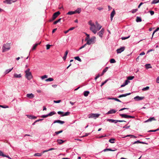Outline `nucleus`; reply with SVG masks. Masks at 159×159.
<instances>
[{
	"label": "nucleus",
	"instance_id": "nucleus-1",
	"mask_svg": "<svg viewBox=\"0 0 159 159\" xmlns=\"http://www.w3.org/2000/svg\"><path fill=\"white\" fill-rule=\"evenodd\" d=\"M30 69L28 68L25 71V77L28 80H30L32 78V75L31 73L30 72Z\"/></svg>",
	"mask_w": 159,
	"mask_h": 159
},
{
	"label": "nucleus",
	"instance_id": "nucleus-2",
	"mask_svg": "<svg viewBox=\"0 0 159 159\" xmlns=\"http://www.w3.org/2000/svg\"><path fill=\"white\" fill-rule=\"evenodd\" d=\"M10 48V44L9 43H6L3 45L2 47V52H6Z\"/></svg>",
	"mask_w": 159,
	"mask_h": 159
},
{
	"label": "nucleus",
	"instance_id": "nucleus-3",
	"mask_svg": "<svg viewBox=\"0 0 159 159\" xmlns=\"http://www.w3.org/2000/svg\"><path fill=\"white\" fill-rule=\"evenodd\" d=\"M120 116L123 118H135L134 116H131L125 114H120Z\"/></svg>",
	"mask_w": 159,
	"mask_h": 159
},
{
	"label": "nucleus",
	"instance_id": "nucleus-4",
	"mask_svg": "<svg viewBox=\"0 0 159 159\" xmlns=\"http://www.w3.org/2000/svg\"><path fill=\"white\" fill-rule=\"evenodd\" d=\"M60 14V13L59 11H58L54 13L52 16V20H50V21H52L54 20Z\"/></svg>",
	"mask_w": 159,
	"mask_h": 159
},
{
	"label": "nucleus",
	"instance_id": "nucleus-5",
	"mask_svg": "<svg viewBox=\"0 0 159 159\" xmlns=\"http://www.w3.org/2000/svg\"><path fill=\"white\" fill-rule=\"evenodd\" d=\"M90 30L94 34L96 33V26L93 24L90 28Z\"/></svg>",
	"mask_w": 159,
	"mask_h": 159
},
{
	"label": "nucleus",
	"instance_id": "nucleus-6",
	"mask_svg": "<svg viewBox=\"0 0 159 159\" xmlns=\"http://www.w3.org/2000/svg\"><path fill=\"white\" fill-rule=\"evenodd\" d=\"M99 116V114H91L89 115L88 117L89 118H94L95 119L98 118Z\"/></svg>",
	"mask_w": 159,
	"mask_h": 159
},
{
	"label": "nucleus",
	"instance_id": "nucleus-7",
	"mask_svg": "<svg viewBox=\"0 0 159 159\" xmlns=\"http://www.w3.org/2000/svg\"><path fill=\"white\" fill-rule=\"evenodd\" d=\"M16 0H5L3 1V2L7 4H11L12 3L16 2Z\"/></svg>",
	"mask_w": 159,
	"mask_h": 159
},
{
	"label": "nucleus",
	"instance_id": "nucleus-8",
	"mask_svg": "<svg viewBox=\"0 0 159 159\" xmlns=\"http://www.w3.org/2000/svg\"><path fill=\"white\" fill-rule=\"evenodd\" d=\"M144 97H139L138 96H136L134 98V99L136 101H139L143 100L144 99Z\"/></svg>",
	"mask_w": 159,
	"mask_h": 159
},
{
	"label": "nucleus",
	"instance_id": "nucleus-9",
	"mask_svg": "<svg viewBox=\"0 0 159 159\" xmlns=\"http://www.w3.org/2000/svg\"><path fill=\"white\" fill-rule=\"evenodd\" d=\"M104 28H102L101 30L98 33V34L99 36L100 37L102 38V36L103 34L104 33Z\"/></svg>",
	"mask_w": 159,
	"mask_h": 159
},
{
	"label": "nucleus",
	"instance_id": "nucleus-10",
	"mask_svg": "<svg viewBox=\"0 0 159 159\" xmlns=\"http://www.w3.org/2000/svg\"><path fill=\"white\" fill-rule=\"evenodd\" d=\"M95 38V37H93V38H91V39L88 40L86 44L89 45H90L91 43L94 41Z\"/></svg>",
	"mask_w": 159,
	"mask_h": 159
},
{
	"label": "nucleus",
	"instance_id": "nucleus-11",
	"mask_svg": "<svg viewBox=\"0 0 159 159\" xmlns=\"http://www.w3.org/2000/svg\"><path fill=\"white\" fill-rule=\"evenodd\" d=\"M125 49V47H121L119 49H118L117 50V53H120L122 52Z\"/></svg>",
	"mask_w": 159,
	"mask_h": 159
},
{
	"label": "nucleus",
	"instance_id": "nucleus-12",
	"mask_svg": "<svg viewBox=\"0 0 159 159\" xmlns=\"http://www.w3.org/2000/svg\"><path fill=\"white\" fill-rule=\"evenodd\" d=\"M26 97L30 99H31L34 97V95L32 93H28L26 94Z\"/></svg>",
	"mask_w": 159,
	"mask_h": 159
},
{
	"label": "nucleus",
	"instance_id": "nucleus-13",
	"mask_svg": "<svg viewBox=\"0 0 159 159\" xmlns=\"http://www.w3.org/2000/svg\"><path fill=\"white\" fill-rule=\"evenodd\" d=\"M0 156H2L3 157H7L10 159H11V158L9 156L4 154L3 152L1 151H0Z\"/></svg>",
	"mask_w": 159,
	"mask_h": 159
},
{
	"label": "nucleus",
	"instance_id": "nucleus-14",
	"mask_svg": "<svg viewBox=\"0 0 159 159\" xmlns=\"http://www.w3.org/2000/svg\"><path fill=\"white\" fill-rule=\"evenodd\" d=\"M116 111L114 109H111L107 113V114H112L115 113Z\"/></svg>",
	"mask_w": 159,
	"mask_h": 159
},
{
	"label": "nucleus",
	"instance_id": "nucleus-15",
	"mask_svg": "<svg viewBox=\"0 0 159 159\" xmlns=\"http://www.w3.org/2000/svg\"><path fill=\"white\" fill-rule=\"evenodd\" d=\"M65 122L64 121H62L60 120H55L53 122V123H58L61 124H63Z\"/></svg>",
	"mask_w": 159,
	"mask_h": 159
},
{
	"label": "nucleus",
	"instance_id": "nucleus-16",
	"mask_svg": "<svg viewBox=\"0 0 159 159\" xmlns=\"http://www.w3.org/2000/svg\"><path fill=\"white\" fill-rule=\"evenodd\" d=\"M115 14V11L114 9H113V11L111 12V20H112Z\"/></svg>",
	"mask_w": 159,
	"mask_h": 159
},
{
	"label": "nucleus",
	"instance_id": "nucleus-17",
	"mask_svg": "<svg viewBox=\"0 0 159 159\" xmlns=\"http://www.w3.org/2000/svg\"><path fill=\"white\" fill-rule=\"evenodd\" d=\"M26 116L29 118L30 119H35L37 118V117L31 115H27Z\"/></svg>",
	"mask_w": 159,
	"mask_h": 159
},
{
	"label": "nucleus",
	"instance_id": "nucleus-18",
	"mask_svg": "<svg viewBox=\"0 0 159 159\" xmlns=\"http://www.w3.org/2000/svg\"><path fill=\"white\" fill-rule=\"evenodd\" d=\"M156 120V119H155V118L154 117H150L148 119L146 120L144 122H147L151 121L152 120Z\"/></svg>",
	"mask_w": 159,
	"mask_h": 159
},
{
	"label": "nucleus",
	"instance_id": "nucleus-19",
	"mask_svg": "<svg viewBox=\"0 0 159 159\" xmlns=\"http://www.w3.org/2000/svg\"><path fill=\"white\" fill-rule=\"evenodd\" d=\"M130 94H131L130 93H126V94H123L120 95H119V96L118 97V98H120L121 97H125L128 95H130Z\"/></svg>",
	"mask_w": 159,
	"mask_h": 159
},
{
	"label": "nucleus",
	"instance_id": "nucleus-20",
	"mask_svg": "<svg viewBox=\"0 0 159 159\" xmlns=\"http://www.w3.org/2000/svg\"><path fill=\"white\" fill-rule=\"evenodd\" d=\"M13 77L16 78H19L21 77V75L20 74H14L13 75Z\"/></svg>",
	"mask_w": 159,
	"mask_h": 159
},
{
	"label": "nucleus",
	"instance_id": "nucleus-21",
	"mask_svg": "<svg viewBox=\"0 0 159 159\" xmlns=\"http://www.w3.org/2000/svg\"><path fill=\"white\" fill-rule=\"evenodd\" d=\"M107 121L111 122H114L115 123L117 122V121L116 120H114L112 119H108L107 120Z\"/></svg>",
	"mask_w": 159,
	"mask_h": 159
},
{
	"label": "nucleus",
	"instance_id": "nucleus-22",
	"mask_svg": "<svg viewBox=\"0 0 159 159\" xmlns=\"http://www.w3.org/2000/svg\"><path fill=\"white\" fill-rule=\"evenodd\" d=\"M68 50H66L65 52V54L64 55V57H63V60H65L66 58V57H67V55L68 53Z\"/></svg>",
	"mask_w": 159,
	"mask_h": 159
},
{
	"label": "nucleus",
	"instance_id": "nucleus-23",
	"mask_svg": "<svg viewBox=\"0 0 159 159\" xmlns=\"http://www.w3.org/2000/svg\"><path fill=\"white\" fill-rule=\"evenodd\" d=\"M41 43V42H40L39 43H36V44H35L33 46V47L32 48V50H34L37 47V46L38 45H39Z\"/></svg>",
	"mask_w": 159,
	"mask_h": 159
},
{
	"label": "nucleus",
	"instance_id": "nucleus-24",
	"mask_svg": "<svg viewBox=\"0 0 159 159\" xmlns=\"http://www.w3.org/2000/svg\"><path fill=\"white\" fill-rule=\"evenodd\" d=\"M142 143V144H147V143H145V142H141L139 140H138L137 141H135L134 142L133 144H135V143Z\"/></svg>",
	"mask_w": 159,
	"mask_h": 159
},
{
	"label": "nucleus",
	"instance_id": "nucleus-25",
	"mask_svg": "<svg viewBox=\"0 0 159 159\" xmlns=\"http://www.w3.org/2000/svg\"><path fill=\"white\" fill-rule=\"evenodd\" d=\"M102 26L99 25H97L96 26V32L99 31L102 28Z\"/></svg>",
	"mask_w": 159,
	"mask_h": 159
},
{
	"label": "nucleus",
	"instance_id": "nucleus-26",
	"mask_svg": "<svg viewBox=\"0 0 159 159\" xmlns=\"http://www.w3.org/2000/svg\"><path fill=\"white\" fill-rule=\"evenodd\" d=\"M108 69V67H106L103 70L101 75H103L104 74L107 70Z\"/></svg>",
	"mask_w": 159,
	"mask_h": 159
},
{
	"label": "nucleus",
	"instance_id": "nucleus-27",
	"mask_svg": "<svg viewBox=\"0 0 159 159\" xmlns=\"http://www.w3.org/2000/svg\"><path fill=\"white\" fill-rule=\"evenodd\" d=\"M57 142L60 144L63 143L65 141L62 140L61 139H57Z\"/></svg>",
	"mask_w": 159,
	"mask_h": 159
},
{
	"label": "nucleus",
	"instance_id": "nucleus-28",
	"mask_svg": "<svg viewBox=\"0 0 159 159\" xmlns=\"http://www.w3.org/2000/svg\"><path fill=\"white\" fill-rule=\"evenodd\" d=\"M115 150H112L110 148H106V149H105L104 150H103V151H104V152L107 151H114Z\"/></svg>",
	"mask_w": 159,
	"mask_h": 159
},
{
	"label": "nucleus",
	"instance_id": "nucleus-29",
	"mask_svg": "<svg viewBox=\"0 0 159 159\" xmlns=\"http://www.w3.org/2000/svg\"><path fill=\"white\" fill-rule=\"evenodd\" d=\"M89 93V91H85L84 93V96L86 97L88 96Z\"/></svg>",
	"mask_w": 159,
	"mask_h": 159
},
{
	"label": "nucleus",
	"instance_id": "nucleus-30",
	"mask_svg": "<svg viewBox=\"0 0 159 159\" xmlns=\"http://www.w3.org/2000/svg\"><path fill=\"white\" fill-rule=\"evenodd\" d=\"M81 11V9L80 8H78L74 12H75V13H80Z\"/></svg>",
	"mask_w": 159,
	"mask_h": 159
},
{
	"label": "nucleus",
	"instance_id": "nucleus-31",
	"mask_svg": "<svg viewBox=\"0 0 159 159\" xmlns=\"http://www.w3.org/2000/svg\"><path fill=\"white\" fill-rule=\"evenodd\" d=\"M13 69V67H12L11 69H8V70H6L5 72V74H6L9 73L10 72H11V70Z\"/></svg>",
	"mask_w": 159,
	"mask_h": 159
},
{
	"label": "nucleus",
	"instance_id": "nucleus-32",
	"mask_svg": "<svg viewBox=\"0 0 159 159\" xmlns=\"http://www.w3.org/2000/svg\"><path fill=\"white\" fill-rule=\"evenodd\" d=\"M145 67L147 69H148L150 68H152V67L151 66L150 64H147L145 65Z\"/></svg>",
	"mask_w": 159,
	"mask_h": 159
},
{
	"label": "nucleus",
	"instance_id": "nucleus-33",
	"mask_svg": "<svg viewBox=\"0 0 159 159\" xmlns=\"http://www.w3.org/2000/svg\"><path fill=\"white\" fill-rule=\"evenodd\" d=\"M54 80V79L52 78H49L48 79L45 80V81H52Z\"/></svg>",
	"mask_w": 159,
	"mask_h": 159
},
{
	"label": "nucleus",
	"instance_id": "nucleus-34",
	"mask_svg": "<svg viewBox=\"0 0 159 159\" xmlns=\"http://www.w3.org/2000/svg\"><path fill=\"white\" fill-rule=\"evenodd\" d=\"M43 154V153H35L34 156H35L40 157Z\"/></svg>",
	"mask_w": 159,
	"mask_h": 159
},
{
	"label": "nucleus",
	"instance_id": "nucleus-35",
	"mask_svg": "<svg viewBox=\"0 0 159 159\" xmlns=\"http://www.w3.org/2000/svg\"><path fill=\"white\" fill-rule=\"evenodd\" d=\"M74 58L75 60H77L80 62H81L82 61V60L78 56H77V57H74Z\"/></svg>",
	"mask_w": 159,
	"mask_h": 159
},
{
	"label": "nucleus",
	"instance_id": "nucleus-36",
	"mask_svg": "<svg viewBox=\"0 0 159 159\" xmlns=\"http://www.w3.org/2000/svg\"><path fill=\"white\" fill-rule=\"evenodd\" d=\"M142 21L141 18L139 17H137L136 19V21L137 22H141Z\"/></svg>",
	"mask_w": 159,
	"mask_h": 159
},
{
	"label": "nucleus",
	"instance_id": "nucleus-37",
	"mask_svg": "<svg viewBox=\"0 0 159 159\" xmlns=\"http://www.w3.org/2000/svg\"><path fill=\"white\" fill-rule=\"evenodd\" d=\"M56 114V112L54 111H52L50 112L49 113L48 115V116H52L53 115H54Z\"/></svg>",
	"mask_w": 159,
	"mask_h": 159
},
{
	"label": "nucleus",
	"instance_id": "nucleus-38",
	"mask_svg": "<svg viewBox=\"0 0 159 159\" xmlns=\"http://www.w3.org/2000/svg\"><path fill=\"white\" fill-rule=\"evenodd\" d=\"M115 140V139L114 138H112L109 140V142L111 143H114L115 142L114 141Z\"/></svg>",
	"mask_w": 159,
	"mask_h": 159
},
{
	"label": "nucleus",
	"instance_id": "nucleus-39",
	"mask_svg": "<svg viewBox=\"0 0 159 159\" xmlns=\"http://www.w3.org/2000/svg\"><path fill=\"white\" fill-rule=\"evenodd\" d=\"M61 18H60L59 19H58V20L55 21L54 23H53V24H54V25H56V24L58 22H60L61 20Z\"/></svg>",
	"mask_w": 159,
	"mask_h": 159
},
{
	"label": "nucleus",
	"instance_id": "nucleus-40",
	"mask_svg": "<svg viewBox=\"0 0 159 159\" xmlns=\"http://www.w3.org/2000/svg\"><path fill=\"white\" fill-rule=\"evenodd\" d=\"M159 2V0H153L152 2V4H156Z\"/></svg>",
	"mask_w": 159,
	"mask_h": 159
},
{
	"label": "nucleus",
	"instance_id": "nucleus-41",
	"mask_svg": "<svg viewBox=\"0 0 159 159\" xmlns=\"http://www.w3.org/2000/svg\"><path fill=\"white\" fill-rule=\"evenodd\" d=\"M75 13V12H74V11H69L67 13V15H72V14H74Z\"/></svg>",
	"mask_w": 159,
	"mask_h": 159
},
{
	"label": "nucleus",
	"instance_id": "nucleus-42",
	"mask_svg": "<svg viewBox=\"0 0 159 159\" xmlns=\"http://www.w3.org/2000/svg\"><path fill=\"white\" fill-rule=\"evenodd\" d=\"M116 62V61L114 59H111L110 60V62L111 63H115Z\"/></svg>",
	"mask_w": 159,
	"mask_h": 159
},
{
	"label": "nucleus",
	"instance_id": "nucleus-43",
	"mask_svg": "<svg viewBox=\"0 0 159 159\" xmlns=\"http://www.w3.org/2000/svg\"><path fill=\"white\" fill-rule=\"evenodd\" d=\"M70 114V112H66L64 114L62 115L61 116H66L69 115Z\"/></svg>",
	"mask_w": 159,
	"mask_h": 159
},
{
	"label": "nucleus",
	"instance_id": "nucleus-44",
	"mask_svg": "<svg viewBox=\"0 0 159 159\" xmlns=\"http://www.w3.org/2000/svg\"><path fill=\"white\" fill-rule=\"evenodd\" d=\"M134 78V76H130L128 77H127V79L128 80H132V79H133Z\"/></svg>",
	"mask_w": 159,
	"mask_h": 159
},
{
	"label": "nucleus",
	"instance_id": "nucleus-45",
	"mask_svg": "<svg viewBox=\"0 0 159 159\" xmlns=\"http://www.w3.org/2000/svg\"><path fill=\"white\" fill-rule=\"evenodd\" d=\"M149 87L148 86H147L146 87L144 88L142 90L143 91H146L147 90L149 89Z\"/></svg>",
	"mask_w": 159,
	"mask_h": 159
},
{
	"label": "nucleus",
	"instance_id": "nucleus-46",
	"mask_svg": "<svg viewBox=\"0 0 159 159\" xmlns=\"http://www.w3.org/2000/svg\"><path fill=\"white\" fill-rule=\"evenodd\" d=\"M48 77V75H44L41 77V78L43 80L45 78H46Z\"/></svg>",
	"mask_w": 159,
	"mask_h": 159
},
{
	"label": "nucleus",
	"instance_id": "nucleus-47",
	"mask_svg": "<svg viewBox=\"0 0 159 159\" xmlns=\"http://www.w3.org/2000/svg\"><path fill=\"white\" fill-rule=\"evenodd\" d=\"M130 37V35H129L128 36L126 37H121V39L122 40H125L126 39H127L129 38Z\"/></svg>",
	"mask_w": 159,
	"mask_h": 159
},
{
	"label": "nucleus",
	"instance_id": "nucleus-48",
	"mask_svg": "<svg viewBox=\"0 0 159 159\" xmlns=\"http://www.w3.org/2000/svg\"><path fill=\"white\" fill-rule=\"evenodd\" d=\"M62 132H63V131L62 130H60V131H58L55 132V133L57 135V134H59L60 133H61Z\"/></svg>",
	"mask_w": 159,
	"mask_h": 159
},
{
	"label": "nucleus",
	"instance_id": "nucleus-49",
	"mask_svg": "<svg viewBox=\"0 0 159 159\" xmlns=\"http://www.w3.org/2000/svg\"><path fill=\"white\" fill-rule=\"evenodd\" d=\"M108 80H107L103 82L101 85V87H102L103 85L105 84H106L107 82L108 81Z\"/></svg>",
	"mask_w": 159,
	"mask_h": 159
},
{
	"label": "nucleus",
	"instance_id": "nucleus-50",
	"mask_svg": "<svg viewBox=\"0 0 159 159\" xmlns=\"http://www.w3.org/2000/svg\"><path fill=\"white\" fill-rule=\"evenodd\" d=\"M159 130V128L156 129L154 130H150L148 131V132H156Z\"/></svg>",
	"mask_w": 159,
	"mask_h": 159
},
{
	"label": "nucleus",
	"instance_id": "nucleus-51",
	"mask_svg": "<svg viewBox=\"0 0 159 159\" xmlns=\"http://www.w3.org/2000/svg\"><path fill=\"white\" fill-rule=\"evenodd\" d=\"M159 30V28H157V29H156V30H155L153 34H152V37H153V36L154 35V33L156 32L157 31H158V30Z\"/></svg>",
	"mask_w": 159,
	"mask_h": 159
},
{
	"label": "nucleus",
	"instance_id": "nucleus-52",
	"mask_svg": "<svg viewBox=\"0 0 159 159\" xmlns=\"http://www.w3.org/2000/svg\"><path fill=\"white\" fill-rule=\"evenodd\" d=\"M127 136H130L131 138H136V136H135L134 135H128L126 136V137H127Z\"/></svg>",
	"mask_w": 159,
	"mask_h": 159
},
{
	"label": "nucleus",
	"instance_id": "nucleus-53",
	"mask_svg": "<svg viewBox=\"0 0 159 159\" xmlns=\"http://www.w3.org/2000/svg\"><path fill=\"white\" fill-rule=\"evenodd\" d=\"M61 100H54L53 101V102L54 103H60L61 102Z\"/></svg>",
	"mask_w": 159,
	"mask_h": 159
},
{
	"label": "nucleus",
	"instance_id": "nucleus-54",
	"mask_svg": "<svg viewBox=\"0 0 159 159\" xmlns=\"http://www.w3.org/2000/svg\"><path fill=\"white\" fill-rule=\"evenodd\" d=\"M46 49L47 50H48L50 48V47L51 46V45H49V44H47L46 45Z\"/></svg>",
	"mask_w": 159,
	"mask_h": 159
},
{
	"label": "nucleus",
	"instance_id": "nucleus-55",
	"mask_svg": "<svg viewBox=\"0 0 159 159\" xmlns=\"http://www.w3.org/2000/svg\"><path fill=\"white\" fill-rule=\"evenodd\" d=\"M89 24L90 25V26H91L93 24H94L92 22V21L91 20L89 21L88 22Z\"/></svg>",
	"mask_w": 159,
	"mask_h": 159
},
{
	"label": "nucleus",
	"instance_id": "nucleus-56",
	"mask_svg": "<svg viewBox=\"0 0 159 159\" xmlns=\"http://www.w3.org/2000/svg\"><path fill=\"white\" fill-rule=\"evenodd\" d=\"M112 99H114V100H116V101H118V102H121V101L120 100H119V99L116 98H112Z\"/></svg>",
	"mask_w": 159,
	"mask_h": 159
},
{
	"label": "nucleus",
	"instance_id": "nucleus-57",
	"mask_svg": "<svg viewBox=\"0 0 159 159\" xmlns=\"http://www.w3.org/2000/svg\"><path fill=\"white\" fill-rule=\"evenodd\" d=\"M0 107H1L3 108H7L8 107V106H4L1 105H0Z\"/></svg>",
	"mask_w": 159,
	"mask_h": 159
},
{
	"label": "nucleus",
	"instance_id": "nucleus-58",
	"mask_svg": "<svg viewBox=\"0 0 159 159\" xmlns=\"http://www.w3.org/2000/svg\"><path fill=\"white\" fill-rule=\"evenodd\" d=\"M130 127V125L127 126V125H126L123 127V128H126V129H128Z\"/></svg>",
	"mask_w": 159,
	"mask_h": 159
},
{
	"label": "nucleus",
	"instance_id": "nucleus-59",
	"mask_svg": "<svg viewBox=\"0 0 159 159\" xmlns=\"http://www.w3.org/2000/svg\"><path fill=\"white\" fill-rule=\"evenodd\" d=\"M138 10L137 9H133V10H132V13H134L138 11Z\"/></svg>",
	"mask_w": 159,
	"mask_h": 159
},
{
	"label": "nucleus",
	"instance_id": "nucleus-60",
	"mask_svg": "<svg viewBox=\"0 0 159 159\" xmlns=\"http://www.w3.org/2000/svg\"><path fill=\"white\" fill-rule=\"evenodd\" d=\"M48 116V114L47 115H43L41 117L44 118H46Z\"/></svg>",
	"mask_w": 159,
	"mask_h": 159
},
{
	"label": "nucleus",
	"instance_id": "nucleus-61",
	"mask_svg": "<svg viewBox=\"0 0 159 159\" xmlns=\"http://www.w3.org/2000/svg\"><path fill=\"white\" fill-rule=\"evenodd\" d=\"M87 44L85 43V44H84V45H83V46H81V47H80V48H79V49H82V48H84L85 46Z\"/></svg>",
	"mask_w": 159,
	"mask_h": 159
},
{
	"label": "nucleus",
	"instance_id": "nucleus-62",
	"mask_svg": "<svg viewBox=\"0 0 159 159\" xmlns=\"http://www.w3.org/2000/svg\"><path fill=\"white\" fill-rule=\"evenodd\" d=\"M129 82V81L128 80H126L125 81V84L126 85L128 84V83Z\"/></svg>",
	"mask_w": 159,
	"mask_h": 159
},
{
	"label": "nucleus",
	"instance_id": "nucleus-63",
	"mask_svg": "<svg viewBox=\"0 0 159 159\" xmlns=\"http://www.w3.org/2000/svg\"><path fill=\"white\" fill-rule=\"evenodd\" d=\"M149 12L151 15H153L154 13V12L153 11H149Z\"/></svg>",
	"mask_w": 159,
	"mask_h": 159
},
{
	"label": "nucleus",
	"instance_id": "nucleus-64",
	"mask_svg": "<svg viewBox=\"0 0 159 159\" xmlns=\"http://www.w3.org/2000/svg\"><path fill=\"white\" fill-rule=\"evenodd\" d=\"M156 82L157 83H159V76L157 77V79Z\"/></svg>",
	"mask_w": 159,
	"mask_h": 159
}]
</instances>
